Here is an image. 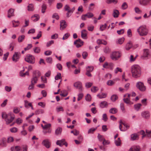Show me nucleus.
<instances>
[{"mask_svg":"<svg viewBox=\"0 0 151 151\" xmlns=\"http://www.w3.org/2000/svg\"><path fill=\"white\" fill-rule=\"evenodd\" d=\"M2 117L5 119L6 124H8L12 122L14 119V115L12 113H9L6 114L5 112L2 113Z\"/></svg>","mask_w":151,"mask_h":151,"instance_id":"obj_1","label":"nucleus"},{"mask_svg":"<svg viewBox=\"0 0 151 151\" xmlns=\"http://www.w3.org/2000/svg\"><path fill=\"white\" fill-rule=\"evenodd\" d=\"M131 72L133 77L137 78L140 76L141 74V68L138 65H135L131 67Z\"/></svg>","mask_w":151,"mask_h":151,"instance_id":"obj_2","label":"nucleus"},{"mask_svg":"<svg viewBox=\"0 0 151 151\" xmlns=\"http://www.w3.org/2000/svg\"><path fill=\"white\" fill-rule=\"evenodd\" d=\"M137 31L140 35L144 36L147 34L148 30L145 26H142L137 29Z\"/></svg>","mask_w":151,"mask_h":151,"instance_id":"obj_3","label":"nucleus"},{"mask_svg":"<svg viewBox=\"0 0 151 151\" xmlns=\"http://www.w3.org/2000/svg\"><path fill=\"white\" fill-rule=\"evenodd\" d=\"M25 60L27 63L32 64L34 63L35 62L34 56L30 54L26 56Z\"/></svg>","mask_w":151,"mask_h":151,"instance_id":"obj_4","label":"nucleus"},{"mask_svg":"<svg viewBox=\"0 0 151 151\" xmlns=\"http://www.w3.org/2000/svg\"><path fill=\"white\" fill-rule=\"evenodd\" d=\"M137 88L141 91H145L146 90V87L142 82L139 81L136 84Z\"/></svg>","mask_w":151,"mask_h":151,"instance_id":"obj_5","label":"nucleus"},{"mask_svg":"<svg viewBox=\"0 0 151 151\" xmlns=\"http://www.w3.org/2000/svg\"><path fill=\"white\" fill-rule=\"evenodd\" d=\"M121 56V54L119 52L114 51L112 53L111 57L112 60H117Z\"/></svg>","mask_w":151,"mask_h":151,"instance_id":"obj_6","label":"nucleus"},{"mask_svg":"<svg viewBox=\"0 0 151 151\" xmlns=\"http://www.w3.org/2000/svg\"><path fill=\"white\" fill-rule=\"evenodd\" d=\"M146 132L143 130H141L139 132L141 135H142V138H143L145 136L148 137H151V130L150 131L147 129L146 130Z\"/></svg>","mask_w":151,"mask_h":151,"instance_id":"obj_7","label":"nucleus"},{"mask_svg":"<svg viewBox=\"0 0 151 151\" xmlns=\"http://www.w3.org/2000/svg\"><path fill=\"white\" fill-rule=\"evenodd\" d=\"M74 87L78 89L79 92L82 91L83 88L82 83L79 81H78L75 82L74 84Z\"/></svg>","mask_w":151,"mask_h":151,"instance_id":"obj_8","label":"nucleus"},{"mask_svg":"<svg viewBox=\"0 0 151 151\" xmlns=\"http://www.w3.org/2000/svg\"><path fill=\"white\" fill-rule=\"evenodd\" d=\"M20 54V53L15 52L14 54L12 57V60L15 62H16L18 61Z\"/></svg>","mask_w":151,"mask_h":151,"instance_id":"obj_9","label":"nucleus"},{"mask_svg":"<svg viewBox=\"0 0 151 151\" xmlns=\"http://www.w3.org/2000/svg\"><path fill=\"white\" fill-rule=\"evenodd\" d=\"M138 1L140 5L146 6L149 4L151 0H138Z\"/></svg>","mask_w":151,"mask_h":151,"instance_id":"obj_10","label":"nucleus"},{"mask_svg":"<svg viewBox=\"0 0 151 151\" xmlns=\"http://www.w3.org/2000/svg\"><path fill=\"white\" fill-rule=\"evenodd\" d=\"M83 42L80 39H78L74 42V44L76 45L77 47L78 48L83 45Z\"/></svg>","mask_w":151,"mask_h":151,"instance_id":"obj_11","label":"nucleus"},{"mask_svg":"<svg viewBox=\"0 0 151 151\" xmlns=\"http://www.w3.org/2000/svg\"><path fill=\"white\" fill-rule=\"evenodd\" d=\"M64 9L65 11H68V12L72 13L75 10V8L73 7L72 9H70L68 5H66L64 6Z\"/></svg>","mask_w":151,"mask_h":151,"instance_id":"obj_12","label":"nucleus"},{"mask_svg":"<svg viewBox=\"0 0 151 151\" xmlns=\"http://www.w3.org/2000/svg\"><path fill=\"white\" fill-rule=\"evenodd\" d=\"M67 25L66 24V22L64 20H62L60 22V29L63 30L66 27Z\"/></svg>","mask_w":151,"mask_h":151,"instance_id":"obj_13","label":"nucleus"},{"mask_svg":"<svg viewBox=\"0 0 151 151\" xmlns=\"http://www.w3.org/2000/svg\"><path fill=\"white\" fill-rule=\"evenodd\" d=\"M14 9L12 8H11L8 11V18H10L11 17L14 16Z\"/></svg>","mask_w":151,"mask_h":151,"instance_id":"obj_14","label":"nucleus"},{"mask_svg":"<svg viewBox=\"0 0 151 151\" xmlns=\"http://www.w3.org/2000/svg\"><path fill=\"white\" fill-rule=\"evenodd\" d=\"M140 149V148L139 146L133 145L130 148L129 151H139Z\"/></svg>","mask_w":151,"mask_h":151,"instance_id":"obj_15","label":"nucleus"},{"mask_svg":"<svg viewBox=\"0 0 151 151\" xmlns=\"http://www.w3.org/2000/svg\"><path fill=\"white\" fill-rule=\"evenodd\" d=\"M141 116L143 117L146 119L149 118L150 116V114L149 112L147 111H145L142 112L141 113Z\"/></svg>","mask_w":151,"mask_h":151,"instance_id":"obj_16","label":"nucleus"},{"mask_svg":"<svg viewBox=\"0 0 151 151\" xmlns=\"http://www.w3.org/2000/svg\"><path fill=\"white\" fill-rule=\"evenodd\" d=\"M87 31L85 29L83 30L81 32V37L82 38L86 39L87 38Z\"/></svg>","mask_w":151,"mask_h":151,"instance_id":"obj_17","label":"nucleus"},{"mask_svg":"<svg viewBox=\"0 0 151 151\" xmlns=\"http://www.w3.org/2000/svg\"><path fill=\"white\" fill-rule=\"evenodd\" d=\"M149 55V51L148 49H144V54L142 56L141 58L143 59H145L146 58L148 57Z\"/></svg>","mask_w":151,"mask_h":151,"instance_id":"obj_18","label":"nucleus"},{"mask_svg":"<svg viewBox=\"0 0 151 151\" xmlns=\"http://www.w3.org/2000/svg\"><path fill=\"white\" fill-rule=\"evenodd\" d=\"M42 144L47 148L50 147V143L48 139L43 140L42 142Z\"/></svg>","mask_w":151,"mask_h":151,"instance_id":"obj_19","label":"nucleus"},{"mask_svg":"<svg viewBox=\"0 0 151 151\" xmlns=\"http://www.w3.org/2000/svg\"><path fill=\"white\" fill-rule=\"evenodd\" d=\"M41 75V73L38 70H35L33 72L32 77L35 76V77L38 78Z\"/></svg>","mask_w":151,"mask_h":151,"instance_id":"obj_20","label":"nucleus"},{"mask_svg":"<svg viewBox=\"0 0 151 151\" xmlns=\"http://www.w3.org/2000/svg\"><path fill=\"white\" fill-rule=\"evenodd\" d=\"M31 18L34 22H36L39 20L40 16L39 15L35 14L31 17Z\"/></svg>","mask_w":151,"mask_h":151,"instance_id":"obj_21","label":"nucleus"},{"mask_svg":"<svg viewBox=\"0 0 151 151\" xmlns=\"http://www.w3.org/2000/svg\"><path fill=\"white\" fill-rule=\"evenodd\" d=\"M62 128L60 127H58L55 130V133L56 135L60 134L62 132Z\"/></svg>","mask_w":151,"mask_h":151,"instance_id":"obj_22","label":"nucleus"},{"mask_svg":"<svg viewBox=\"0 0 151 151\" xmlns=\"http://www.w3.org/2000/svg\"><path fill=\"white\" fill-rule=\"evenodd\" d=\"M107 106L108 103L106 101H102L100 104V107L102 108L107 107Z\"/></svg>","mask_w":151,"mask_h":151,"instance_id":"obj_23","label":"nucleus"},{"mask_svg":"<svg viewBox=\"0 0 151 151\" xmlns=\"http://www.w3.org/2000/svg\"><path fill=\"white\" fill-rule=\"evenodd\" d=\"M142 105L140 103H138L134 105V109L136 111H138L141 108Z\"/></svg>","mask_w":151,"mask_h":151,"instance_id":"obj_24","label":"nucleus"},{"mask_svg":"<svg viewBox=\"0 0 151 151\" xmlns=\"http://www.w3.org/2000/svg\"><path fill=\"white\" fill-rule=\"evenodd\" d=\"M119 13V11L116 9H114L113 11V15L114 18H117L118 17Z\"/></svg>","mask_w":151,"mask_h":151,"instance_id":"obj_25","label":"nucleus"},{"mask_svg":"<svg viewBox=\"0 0 151 151\" xmlns=\"http://www.w3.org/2000/svg\"><path fill=\"white\" fill-rule=\"evenodd\" d=\"M131 137L132 140H134L138 139V135L136 133L132 134Z\"/></svg>","mask_w":151,"mask_h":151,"instance_id":"obj_26","label":"nucleus"},{"mask_svg":"<svg viewBox=\"0 0 151 151\" xmlns=\"http://www.w3.org/2000/svg\"><path fill=\"white\" fill-rule=\"evenodd\" d=\"M65 139H63L61 140H58L56 142V144L58 145H59L60 147H62L63 145V144L64 143L65 141Z\"/></svg>","mask_w":151,"mask_h":151,"instance_id":"obj_27","label":"nucleus"},{"mask_svg":"<svg viewBox=\"0 0 151 151\" xmlns=\"http://www.w3.org/2000/svg\"><path fill=\"white\" fill-rule=\"evenodd\" d=\"M117 109L115 108H111L109 110V113L112 114H115L117 112Z\"/></svg>","mask_w":151,"mask_h":151,"instance_id":"obj_28","label":"nucleus"},{"mask_svg":"<svg viewBox=\"0 0 151 151\" xmlns=\"http://www.w3.org/2000/svg\"><path fill=\"white\" fill-rule=\"evenodd\" d=\"M106 2L108 4H110L113 3L114 4H116L118 2L117 0H106Z\"/></svg>","mask_w":151,"mask_h":151,"instance_id":"obj_29","label":"nucleus"},{"mask_svg":"<svg viewBox=\"0 0 151 151\" xmlns=\"http://www.w3.org/2000/svg\"><path fill=\"white\" fill-rule=\"evenodd\" d=\"M118 97L116 95L114 94L111 96V99L112 101L114 102L118 99Z\"/></svg>","mask_w":151,"mask_h":151,"instance_id":"obj_30","label":"nucleus"},{"mask_svg":"<svg viewBox=\"0 0 151 151\" xmlns=\"http://www.w3.org/2000/svg\"><path fill=\"white\" fill-rule=\"evenodd\" d=\"M35 77V76L34 77H32V78L31 79V83L35 85L37 83L38 79Z\"/></svg>","mask_w":151,"mask_h":151,"instance_id":"obj_31","label":"nucleus"},{"mask_svg":"<svg viewBox=\"0 0 151 151\" xmlns=\"http://www.w3.org/2000/svg\"><path fill=\"white\" fill-rule=\"evenodd\" d=\"M44 110L42 109H39L36 110L35 112L36 115H38L40 114H42L44 113Z\"/></svg>","mask_w":151,"mask_h":151,"instance_id":"obj_32","label":"nucleus"},{"mask_svg":"<svg viewBox=\"0 0 151 151\" xmlns=\"http://www.w3.org/2000/svg\"><path fill=\"white\" fill-rule=\"evenodd\" d=\"M132 44L130 42L127 43L126 46V48L127 50H129L132 47Z\"/></svg>","mask_w":151,"mask_h":151,"instance_id":"obj_33","label":"nucleus"},{"mask_svg":"<svg viewBox=\"0 0 151 151\" xmlns=\"http://www.w3.org/2000/svg\"><path fill=\"white\" fill-rule=\"evenodd\" d=\"M115 145L117 146H119L121 145V140L120 138H118L117 140L115 141Z\"/></svg>","mask_w":151,"mask_h":151,"instance_id":"obj_34","label":"nucleus"},{"mask_svg":"<svg viewBox=\"0 0 151 151\" xmlns=\"http://www.w3.org/2000/svg\"><path fill=\"white\" fill-rule=\"evenodd\" d=\"M27 10L28 11H32L34 10L33 6L32 4H29L27 6Z\"/></svg>","mask_w":151,"mask_h":151,"instance_id":"obj_35","label":"nucleus"},{"mask_svg":"<svg viewBox=\"0 0 151 151\" xmlns=\"http://www.w3.org/2000/svg\"><path fill=\"white\" fill-rule=\"evenodd\" d=\"M107 94L105 93H102L101 95L98 94L97 96L99 97V99H102L106 97Z\"/></svg>","mask_w":151,"mask_h":151,"instance_id":"obj_36","label":"nucleus"},{"mask_svg":"<svg viewBox=\"0 0 151 151\" xmlns=\"http://www.w3.org/2000/svg\"><path fill=\"white\" fill-rule=\"evenodd\" d=\"M108 65H109V66H113V64L111 63H110L108 64L107 62H106L103 65V67L104 68H107V66Z\"/></svg>","mask_w":151,"mask_h":151,"instance_id":"obj_37","label":"nucleus"},{"mask_svg":"<svg viewBox=\"0 0 151 151\" xmlns=\"http://www.w3.org/2000/svg\"><path fill=\"white\" fill-rule=\"evenodd\" d=\"M106 24H105L104 25H101L100 27V30L102 31H103L106 28Z\"/></svg>","mask_w":151,"mask_h":151,"instance_id":"obj_38","label":"nucleus"},{"mask_svg":"<svg viewBox=\"0 0 151 151\" xmlns=\"http://www.w3.org/2000/svg\"><path fill=\"white\" fill-rule=\"evenodd\" d=\"M123 100L125 103L127 104H130L131 102L130 101V98H124Z\"/></svg>","mask_w":151,"mask_h":151,"instance_id":"obj_39","label":"nucleus"},{"mask_svg":"<svg viewBox=\"0 0 151 151\" xmlns=\"http://www.w3.org/2000/svg\"><path fill=\"white\" fill-rule=\"evenodd\" d=\"M120 107L121 110L124 113L125 112V109L124 107V104L123 103H121L120 104Z\"/></svg>","mask_w":151,"mask_h":151,"instance_id":"obj_40","label":"nucleus"},{"mask_svg":"<svg viewBox=\"0 0 151 151\" xmlns=\"http://www.w3.org/2000/svg\"><path fill=\"white\" fill-rule=\"evenodd\" d=\"M46 61L47 63L51 64L52 62V59L51 57H47L46 59Z\"/></svg>","mask_w":151,"mask_h":151,"instance_id":"obj_41","label":"nucleus"},{"mask_svg":"<svg viewBox=\"0 0 151 151\" xmlns=\"http://www.w3.org/2000/svg\"><path fill=\"white\" fill-rule=\"evenodd\" d=\"M85 14L86 16V17L88 18H91L93 16V14L91 12H88Z\"/></svg>","mask_w":151,"mask_h":151,"instance_id":"obj_42","label":"nucleus"},{"mask_svg":"<svg viewBox=\"0 0 151 151\" xmlns=\"http://www.w3.org/2000/svg\"><path fill=\"white\" fill-rule=\"evenodd\" d=\"M124 40V37L119 39L117 41V44H122L123 43Z\"/></svg>","mask_w":151,"mask_h":151,"instance_id":"obj_43","label":"nucleus"},{"mask_svg":"<svg viewBox=\"0 0 151 151\" xmlns=\"http://www.w3.org/2000/svg\"><path fill=\"white\" fill-rule=\"evenodd\" d=\"M97 128V127L95 128H92L89 129L88 131V134L93 133L96 129Z\"/></svg>","mask_w":151,"mask_h":151,"instance_id":"obj_44","label":"nucleus"},{"mask_svg":"<svg viewBox=\"0 0 151 151\" xmlns=\"http://www.w3.org/2000/svg\"><path fill=\"white\" fill-rule=\"evenodd\" d=\"M24 102H25L24 106L26 108H28V107L27 106V103L28 106H29L31 107L32 105V103H29L28 102V101L27 100L25 101Z\"/></svg>","mask_w":151,"mask_h":151,"instance_id":"obj_45","label":"nucleus"},{"mask_svg":"<svg viewBox=\"0 0 151 151\" xmlns=\"http://www.w3.org/2000/svg\"><path fill=\"white\" fill-rule=\"evenodd\" d=\"M25 37L24 35H22L19 37L18 38V41L19 42H21L23 41Z\"/></svg>","mask_w":151,"mask_h":151,"instance_id":"obj_46","label":"nucleus"},{"mask_svg":"<svg viewBox=\"0 0 151 151\" xmlns=\"http://www.w3.org/2000/svg\"><path fill=\"white\" fill-rule=\"evenodd\" d=\"M115 83V82L112 80H110L108 81L107 82V84L108 85L111 86L113 85Z\"/></svg>","mask_w":151,"mask_h":151,"instance_id":"obj_47","label":"nucleus"},{"mask_svg":"<svg viewBox=\"0 0 151 151\" xmlns=\"http://www.w3.org/2000/svg\"><path fill=\"white\" fill-rule=\"evenodd\" d=\"M128 8V5L126 2L124 3L122 5V8L123 9H125Z\"/></svg>","mask_w":151,"mask_h":151,"instance_id":"obj_48","label":"nucleus"},{"mask_svg":"<svg viewBox=\"0 0 151 151\" xmlns=\"http://www.w3.org/2000/svg\"><path fill=\"white\" fill-rule=\"evenodd\" d=\"M61 78V74L60 73H58L57 75L55 77V79L56 80H58Z\"/></svg>","mask_w":151,"mask_h":151,"instance_id":"obj_49","label":"nucleus"},{"mask_svg":"<svg viewBox=\"0 0 151 151\" xmlns=\"http://www.w3.org/2000/svg\"><path fill=\"white\" fill-rule=\"evenodd\" d=\"M99 90L98 88L96 86H93L91 89V91L92 92L95 93L97 91Z\"/></svg>","mask_w":151,"mask_h":151,"instance_id":"obj_50","label":"nucleus"},{"mask_svg":"<svg viewBox=\"0 0 151 151\" xmlns=\"http://www.w3.org/2000/svg\"><path fill=\"white\" fill-rule=\"evenodd\" d=\"M70 36L69 33H67L65 34L63 36L62 39L63 40H65L67 39Z\"/></svg>","mask_w":151,"mask_h":151,"instance_id":"obj_51","label":"nucleus"},{"mask_svg":"<svg viewBox=\"0 0 151 151\" xmlns=\"http://www.w3.org/2000/svg\"><path fill=\"white\" fill-rule=\"evenodd\" d=\"M93 66H88L86 68V71L91 72L93 70Z\"/></svg>","mask_w":151,"mask_h":151,"instance_id":"obj_52","label":"nucleus"},{"mask_svg":"<svg viewBox=\"0 0 151 151\" xmlns=\"http://www.w3.org/2000/svg\"><path fill=\"white\" fill-rule=\"evenodd\" d=\"M26 75H27L28 76L29 75V71H26L25 73H23L22 72H20V75L22 77H25Z\"/></svg>","mask_w":151,"mask_h":151,"instance_id":"obj_53","label":"nucleus"},{"mask_svg":"<svg viewBox=\"0 0 151 151\" xmlns=\"http://www.w3.org/2000/svg\"><path fill=\"white\" fill-rule=\"evenodd\" d=\"M85 99L86 100L88 101H90L91 100V97L90 95L88 94L86 96Z\"/></svg>","mask_w":151,"mask_h":151,"instance_id":"obj_54","label":"nucleus"},{"mask_svg":"<svg viewBox=\"0 0 151 151\" xmlns=\"http://www.w3.org/2000/svg\"><path fill=\"white\" fill-rule=\"evenodd\" d=\"M88 55V53L86 52H84L82 53V56L84 59H86Z\"/></svg>","mask_w":151,"mask_h":151,"instance_id":"obj_55","label":"nucleus"},{"mask_svg":"<svg viewBox=\"0 0 151 151\" xmlns=\"http://www.w3.org/2000/svg\"><path fill=\"white\" fill-rule=\"evenodd\" d=\"M54 43V41L53 40H51L47 42L46 44V46L47 47L50 46L51 45L53 44Z\"/></svg>","mask_w":151,"mask_h":151,"instance_id":"obj_56","label":"nucleus"},{"mask_svg":"<svg viewBox=\"0 0 151 151\" xmlns=\"http://www.w3.org/2000/svg\"><path fill=\"white\" fill-rule=\"evenodd\" d=\"M93 83L90 82H87L85 84V86L87 88H89L91 86Z\"/></svg>","mask_w":151,"mask_h":151,"instance_id":"obj_57","label":"nucleus"},{"mask_svg":"<svg viewBox=\"0 0 151 151\" xmlns=\"http://www.w3.org/2000/svg\"><path fill=\"white\" fill-rule=\"evenodd\" d=\"M34 52L35 53H38L40 52V48L39 47H36L34 49Z\"/></svg>","mask_w":151,"mask_h":151,"instance_id":"obj_58","label":"nucleus"},{"mask_svg":"<svg viewBox=\"0 0 151 151\" xmlns=\"http://www.w3.org/2000/svg\"><path fill=\"white\" fill-rule=\"evenodd\" d=\"M20 111V109L19 108H15L13 109V112L16 114L18 113Z\"/></svg>","mask_w":151,"mask_h":151,"instance_id":"obj_59","label":"nucleus"},{"mask_svg":"<svg viewBox=\"0 0 151 151\" xmlns=\"http://www.w3.org/2000/svg\"><path fill=\"white\" fill-rule=\"evenodd\" d=\"M52 17L53 18H55L56 19L58 20L59 19V17L57 13H54L52 16Z\"/></svg>","mask_w":151,"mask_h":151,"instance_id":"obj_60","label":"nucleus"},{"mask_svg":"<svg viewBox=\"0 0 151 151\" xmlns=\"http://www.w3.org/2000/svg\"><path fill=\"white\" fill-rule=\"evenodd\" d=\"M10 131L12 132H16L17 131V129L16 127H14L10 129Z\"/></svg>","mask_w":151,"mask_h":151,"instance_id":"obj_61","label":"nucleus"},{"mask_svg":"<svg viewBox=\"0 0 151 151\" xmlns=\"http://www.w3.org/2000/svg\"><path fill=\"white\" fill-rule=\"evenodd\" d=\"M32 47V45L31 44H29L28 45L27 47L24 48L25 51L28 50L30 49Z\"/></svg>","mask_w":151,"mask_h":151,"instance_id":"obj_62","label":"nucleus"},{"mask_svg":"<svg viewBox=\"0 0 151 151\" xmlns=\"http://www.w3.org/2000/svg\"><path fill=\"white\" fill-rule=\"evenodd\" d=\"M52 52L50 50H47L45 51L44 52L45 55L47 56L50 55L51 54Z\"/></svg>","mask_w":151,"mask_h":151,"instance_id":"obj_63","label":"nucleus"},{"mask_svg":"<svg viewBox=\"0 0 151 151\" xmlns=\"http://www.w3.org/2000/svg\"><path fill=\"white\" fill-rule=\"evenodd\" d=\"M134 10L136 13L137 14H139L142 12V11L139 9L137 7H136L134 8Z\"/></svg>","mask_w":151,"mask_h":151,"instance_id":"obj_64","label":"nucleus"}]
</instances>
